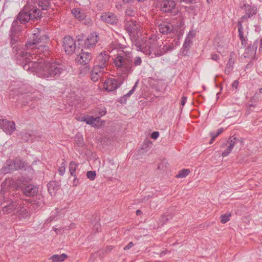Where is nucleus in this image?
Segmentation results:
<instances>
[{"instance_id": "25", "label": "nucleus", "mask_w": 262, "mask_h": 262, "mask_svg": "<svg viewBox=\"0 0 262 262\" xmlns=\"http://www.w3.org/2000/svg\"><path fill=\"white\" fill-rule=\"evenodd\" d=\"M51 1L52 0H31L32 3H37L38 6L43 10H47L51 8Z\"/></svg>"}, {"instance_id": "31", "label": "nucleus", "mask_w": 262, "mask_h": 262, "mask_svg": "<svg viewBox=\"0 0 262 262\" xmlns=\"http://www.w3.org/2000/svg\"><path fill=\"white\" fill-rule=\"evenodd\" d=\"M138 83V81H137L135 83V85L132 88V89L127 94H126L125 95H124L123 96V98H122L121 101V103H126V98L129 97L134 93V92H135V91L136 89Z\"/></svg>"}, {"instance_id": "2", "label": "nucleus", "mask_w": 262, "mask_h": 262, "mask_svg": "<svg viewBox=\"0 0 262 262\" xmlns=\"http://www.w3.org/2000/svg\"><path fill=\"white\" fill-rule=\"evenodd\" d=\"M113 60L117 71L122 74L127 75L133 72V59L131 52H120L116 54Z\"/></svg>"}, {"instance_id": "41", "label": "nucleus", "mask_w": 262, "mask_h": 262, "mask_svg": "<svg viewBox=\"0 0 262 262\" xmlns=\"http://www.w3.org/2000/svg\"><path fill=\"white\" fill-rule=\"evenodd\" d=\"M86 123L89 125H93L95 121L98 120L100 117H94L93 116H87Z\"/></svg>"}, {"instance_id": "58", "label": "nucleus", "mask_w": 262, "mask_h": 262, "mask_svg": "<svg viewBox=\"0 0 262 262\" xmlns=\"http://www.w3.org/2000/svg\"><path fill=\"white\" fill-rule=\"evenodd\" d=\"M211 58H212V60L217 61H218L219 60L220 56L217 54H213L211 55Z\"/></svg>"}, {"instance_id": "13", "label": "nucleus", "mask_w": 262, "mask_h": 262, "mask_svg": "<svg viewBox=\"0 0 262 262\" xmlns=\"http://www.w3.org/2000/svg\"><path fill=\"white\" fill-rule=\"evenodd\" d=\"M122 84V81L114 78L108 79L104 83V87L108 92H112L119 88Z\"/></svg>"}, {"instance_id": "14", "label": "nucleus", "mask_w": 262, "mask_h": 262, "mask_svg": "<svg viewBox=\"0 0 262 262\" xmlns=\"http://www.w3.org/2000/svg\"><path fill=\"white\" fill-rule=\"evenodd\" d=\"M99 40L98 34L93 32L87 37L84 41V47L86 49L93 48L97 43Z\"/></svg>"}, {"instance_id": "39", "label": "nucleus", "mask_w": 262, "mask_h": 262, "mask_svg": "<svg viewBox=\"0 0 262 262\" xmlns=\"http://www.w3.org/2000/svg\"><path fill=\"white\" fill-rule=\"evenodd\" d=\"M190 173L189 169H183L179 171L178 174L176 176L177 178H183L186 177Z\"/></svg>"}, {"instance_id": "24", "label": "nucleus", "mask_w": 262, "mask_h": 262, "mask_svg": "<svg viewBox=\"0 0 262 262\" xmlns=\"http://www.w3.org/2000/svg\"><path fill=\"white\" fill-rule=\"evenodd\" d=\"M14 168L13 161L9 159L6 161L4 166L1 169V171L5 174L11 173L15 170Z\"/></svg>"}, {"instance_id": "38", "label": "nucleus", "mask_w": 262, "mask_h": 262, "mask_svg": "<svg viewBox=\"0 0 262 262\" xmlns=\"http://www.w3.org/2000/svg\"><path fill=\"white\" fill-rule=\"evenodd\" d=\"M79 69V74L82 75H85L90 70V65H81Z\"/></svg>"}, {"instance_id": "23", "label": "nucleus", "mask_w": 262, "mask_h": 262, "mask_svg": "<svg viewBox=\"0 0 262 262\" xmlns=\"http://www.w3.org/2000/svg\"><path fill=\"white\" fill-rule=\"evenodd\" d=\"M125 46L122 45L117 39H115L112 41L108 47L109 50L110 52H112L114 50H116L119 53L120 52L124 51L123 49L125 48Z\"/></svg>"}, {"instance_id": "47", "label": "nucleus", "mask_w": 262, "mask_h": 262, "mask_svg": "<svg viewBox=\"0 0 262 262\" xmlns=\"http://www.w3.org/2000/svg\"><path fill=\"white\" fill-rule=\"evenodd\" d=\"M27 201L31 204V205L33 206V208H34V209H36L40 206V205H41L40 203L37 202L35 200L29 199V200H27Z\"/></svg>"}, {"instance_id": "15", "label": "nucleus", "mask_w": 262, "mask_h": 262, "mask_svg": "<svg viewBox=\"0 0 262 262\" xmlns=\"http://www.w3.org/2000/svg\"><path fill=\"white\" fill-rule=\"evenodd\" d=\"M105 70H106L102 68H100L99 67L94 64L90 73L91 80L94 82L98 81V80L103 76Z\"/></svg>"}, {"instance_id": "63", "label": "nucleus", "mask_w": 262, "mask_h": 262, "mask_svg": "<svg viewBox=\"0 0 262 262\" xmlns=\"http://www.w3.org/2000/svg\"><path fill=\"white\" fill-rule=\"evenodd\" d=\"M238 85V82L237 80H234L232 83V87L237 89Z\"/></svg>"}, {"instance_id": "42", "label": "nucleus", "mask_w": 262, "mask_h": 262, "mask_svg": "<svg viewBox=\"0 0 262 262\" xmlns=\"http://www.w3.org/2000/svg\"><path fill=\"white\" fill-rule=\"evenodd\" d=\"M231 216L230 213H226L221 216V222L223 224H225L230 220Z\"/></svg>"}, {"instance_id": "30", "label": "nucleus", "mask_w": 262, "mask_h": 262, "mask_svg": "<svg viewBox=\"0 0 262 262\" xmlns=\"http://www.w3.org/2000/svg\"><path fill=\"white\" fill-rule=\"evenodd\" d=\"M234 63V61L231 57L230 58H229L225 69V73L226 74H229L230 72L232 71Z\"/></svg>"}, {"instance_id": "51", "label": "nucleus", "mask_w": 262, "mask_h": 262, "mask_svg": "<svg viewBox=\"0 0 262 262\" xmlns=\"http://www.w3.org/2000/svg\"><path fill=\"white\" fill-rule=\"evenodd\" d=\"M195 33L194 31H189L185 39L188 40H191L195 36Z\"/></svg>"}, {"instance_id": "33", "label": "nucleus", "mask_w": 262, "mask_h": 262, "mask_svg": "<svg viewBox=\"0 0 262 262\" xmlns=\"http://www.w3.org/2000/svg\"><path fill=\"white\" fill-rule=\"evenodd\" d=\"M14 164V168L15 170H19L24 167V163L19 159H16L12 160Z\"/></svg>"}, {"instance_id": "50", "label": "nucleus", "mask_w": 262, "mask_h": 262, "mask_svg": "<svg viewBox=\"0 0 262 262\" xmlns=\"http://www.w3.org/2000/svg\"><path fill=\"white\" fill-rule=\"evenodd\" d=\"M232 149H233L232 148H231L230 146L228 145L227 148L224 151H223L222 156L223 157L228 156L231 153Z\"/></svg>"}, {"instance_id": "10", "label": "nucleus", "mask_w": 262, "mask_h": 262, "mask_svg": "<svg viewBox=\"0 0 262 262\" xmlns=\"http://www.w3.org/2000/svg\"><path fill=\"white\" fill-rule=\"evenodd\" d=\"M8 195L6 194L5 200L2 201L3 205L4 202H8V203L3 207V211L4 213H11L16 211V209L18 206L19 202L15 200L14 199H9L7 197Z\"/></svg>"}, {"instance_id": "17", "label": "nucleus", "mask_w": 262, "mask_h": 262, "mask_svg": "<svg viewBox=\"0 0 262 262\" xmlns=\"http://www.w3.org/2000/svg\"><path fill=\"white\" fill-rule=\"evenodd\" d=\"M92 59V56L90 53L83 52L81 50V52L77 55L76 60L81 65H89V62Z\"/></svg>"}, {"instance_id": "11", "label": "nucleus", "mask_w": 262, "mask_h": 262, "mask_svg": "<svg viewBox=\"0 0 262 262\" xmlns=\"http://www.w3.org/2000/svg\"><path fill=\"white\" fill-rule=\"evenodd\" d=\"M110 59V56L108 53L106 52H101L97 56L94 64L106 71Z\"/></svg>"}, {"instance_id": "55", "label": "nucleus", "mask_w": 262, "mask_h": 262, "mask_svg": "<svg viewBox=\"0 0 262 262\" xmlns=\"http://www.w3.org/2000/svg\"><path fill=\"white\" fill-rule=\"evenodd\" d=\"M134 246V244L132 242H130L126 246L124 247V250H128Z\"/></svg>"}, {"instance_id": "29", "label": "nucleus", "mask_w": 262, "mask_h": 262, "mask_svg": "<svg viewBox=\"0 0 262 262\" xmlns=\"http://www.w3.org/2000/svg\"><path fill=\"white\" fill-rule=\"evenodd\" d=\"M67 257V255L64 253L61 255L54 254L50 257L49 259L52 260L53 261L61 262L64 261Z\"/></svg>"}, {"instance_id": "52", "label": "nucleus", "mask_w": 262, "mask_h": 262, "mask_svg": "<svg viewBox=\"0 0 262 262\" xmlns=\"http://www.w3.org/2000/svg\"><path fill=\"white\" fill-rule=\"evenodd\" d=\"M244 21H242V19H241L240 20H238V22H237V28H238V33H242V32H244L243 31V25H242V22H243Z\"/></svg>"}, {"instance_id": "6", "label": "nucleus", "mask_w": 262, "mask_h": 262, "mask_svg": "<svg viewBox=\"0 0 262 262\" xmlns=\"http://www.w3.org/2000/svg\"><path fill=\"white\" fill-rule=\"evenodd\" d=\"M24 186L25 184L23 183V181L21 179L15 180L12 178H8L2 183L3 191H7V192L9 190V188H10L16 190L20 189L22 191Z\"/></svg>"}, {"instance_id": "4", "label": "nucleus", "mask_w": 262, "mask_h": 262, "mask_svg": "<svg viewBox=\"0 0 262 262\" xmlns=\"http://www.w3.org/2000/svg\"><path fill=\"white\" fill-rule=\"evenodd\" d=\"M41 11L36 6L27 3L24 6L23 10L20 11L17 16L20 23L25 24L29 20H36L41 18Z\"/></svg>"}, {"instance_id": "32", "label": "nucleus", "mask_w": 262, "mask_h": 262, "mask_svg": "<svg viewBox=\"0 0 262 262\" xmlns=\"http://www.w3.org/2000/svg\"><path fill=\"white\" fill-rule=\"evenodd\" d=\"M78 164L76 163L74 161H71L69 164V171L72 176L75 177L76 171L78 166Z\"/></svg>"}, {"instance_id": "20", "label": "nucleus", "mask_w": 262, "mask_h": 262, "mask_svg": "<svg viewBox=\"0 0 262 262\" xmlns=\"http://www.w3.org/2000/svg\"><path fill=\"white\" fill-rule=\"evenodd\" d=\"M101 19L111 25H117L118 22V19L117 16L112 13L107 12L103 13L101 15Z\"/></svg>"}, {"instance_id": "49", "label": "nucleus", "mask_w": 262, "mask_h": 262, "mask_svg": "<svg viewBox=\"0 0 262 262\" xmlns=\"http://www.w3.org/2000/svg\"><path fill=\"white\" fill-rule=\"evenodd\" d=\"M141 63H142V59H141V57H140L139 56L136 57L134 58L133 62V66H140V65H141Z\"/></svg>"}, {"instance_id": "57", "label": "nucleus", "mask_w": 262, "mask_h": 262, "mask_svg": "<svg viewBox=\"0 0 262 262\" xmlns=\"http://www.w3.org/2000/svg\"><path fill=\"white\" fill-rule=\"evenodd\" d=\"M75 142L79 146H81L83 144V140L82 138H78L77 140H76Z\"/></svg>"}, {"instance_id": "43", "label": "nucleus", "mask_w": 262, "mask_h": 262, "mask_svg": "<svg viewBox=\"0 0 262 262\" xmlns=\"http://www.w3.org/2000/svg\"><path fill=\"white\" fill-rule=\"evenodd\" d=\"M172 217L168 215L164 214L161 216L160 220V223L161 225H163L166 223H167L170 219Z\"/></svg>"}, {"instance_id": "61", "label": "nucleus", "mask_w": 262, "mask_h": 262, "mask_svg": "<svg viewBox=\"0 0 262 262\" xmlns=\"http://www.w3.org/2000/svg\"><path fill=\"white\" fill-rule=\"evenodd\" d=\"M11 195H13L14 198H15V199H16V198H19L20 200H24V199L23 198H21V194H19V193H13Z\"/></svg>"}, {"instance_id": "59", "label": "nucleus", "mask_w": 262, "mask_h": 262, "mask_svg": "<svg viewBox=\"0 0 262 262\" xmlns=\"http://www.w3.org/2000/svg\"><path fill=\"white\" fill-rule=\"evenodd\" d=\"M187 97L186 96H183L182 97V99L181 101V104L182 106H184L185 104V103H186V101H187Z\"/></svg>"}, {"instance_id": "64", "label": "nucleus", "mask_w": 262, "mask_h": 262, "mask_svg": "<svg viewBox=\"0 0 262 262\" xmlns=\"http://www.w3.org/2000/svg\"><path fill=\"white\" fill-rule=\"evenodd\" d=\"M258 44H259V51L262 52V38L260 40L259 42L258 41Z\"/></svg>"}, {"instance_id": "56", "label": "nucleus", "mask_w": 262, "mask_h": 262, "mask_svg": "<svg viewBox=\"0 0 262 262\" xmlns=\"http://www.w3.org/2000/svg\"><path fill=\"white\" fill-rule=\"evenodd\" d=\"M177 24H178V26L179 28H183L184 26V21L183 19H181L179 20L177 22Z\"/></svg>"}, {"instance_id": "9", "label": "nucleus", "mask_w": 262, "mask_h": 262, "mask_svg": "<svg viewBox=\"0 0 262 262\" xmlns=\"http://www.w3.org/2000/svg\"><path fill=\"white\" fill-rule=\"evenodd\" d=\"M62 44L64 51L68 55H72L76 49V41L70 36L63 38Z\"/></svg>"}, {"instance_id": "53", "label": "nucleus", "mask_w": 262, "mask_h": 262, "mask_svg": "<svg viewBox=\"0 0 262 262\" xmlns=\"http://www.w3.org/2000/svg\"><path fill=\"white\" fill-rule=\"evenodd\" d=\"M11 38L10 43L11 45H13L16 43L18 40V37L14 35H10Z\"/></svg>"}, {"instance_id": "28", "label": "nucleus", "mask_w": 262, "mask_h": 262, "mask_svg": "<svg viewBox=\"0 0 262 262\" xmlns=\"http://www.w3.org/2000/svg\"><path fill=\"white\" fill-rule=\"evenodd\" d=\"M238 143H241V141L239 139L235 137H231L228 139L225 145L228 144V146L233 149L234 146Z\"/></svg>"}, {"instance_id": "21", "label": "nucleus", "mask_w": 262, "mask_h": 262, "mask_svg": "<svg viewBox=\"0 0 262 262\" xmlns=\"http://www.w3.org/2000/svg\"><path fill=\"white\" fill-rule=\"evenodd\" d=\"M38 191V188L36 186L32 184L25 186L22 192L27 196L31 197L36 195Z\"/></svg>"}, {"instance_id": "60", "label": "nucleus", "mask_w": 262, "mask_h": 262, "mask_svg": "<svg viewBox=\"0 0 262 262\" xmlns=\"http://www.w3.org/2000/svg\"><path fill=\"white\" fill-rule=\"evenodd\" d=\"M79 184V180L77 179L76 177V176L75 177H74V179L73 180V186H76Z\"/></svg>"}, {"instance_id": "37", "label": "nucleus", "mask_w": 262, "mask_h": 262, "mask_svg": "<svg viewBox=\"0 0 262 262\" xmlns=\"http://www.w3.org/2000/svg\"><path fill=\"white\" fill-rule=\"evenodd\" d=\"M59 209L58 208H56L55 210L52 211L51 213V216L49 219V220H50L49 222L56 220L57 219V217L59 215Z\"/></svg>"}, {"instance_id": "18", "label": "nucleus", "mask_w": 262, "mask_h": 262, "mask_svg": "<svg viewBox=\"0 0 262 262\" xmlns=\"http://www.w3.org/2000/svg\"><path fill=\"white\" fill-rule=\"evenodd\" d=\"M159 30L160 33L163 34H168L173 31L174 27L173 25L167 21H163L158 25Z\"/></svg>"}, {"instance_id": "54", "label": "nucleus", "mask_w": 262, "mask_h": 262, "mask_svg": "<svg viewBox=\"0 0 262 262\" xmlns=\"http://www.w3.org/2000/svg\"><path fill=\"white\" fill-rule=\"evenodd\" d=\"M159 136V133L158 132H154L151 134V138L155 140L157 139Z\"/></svg>"}, {"instance_id": "46", "label": "nucleus", "mask_w": 262, "mask_h": 262, "mask_svg": "<svg viewBox=\"0 0 262 262\" xmlns=\"http://www.w3.org/2000/svg\"><path fill=\"white\" fill-rule=\"evenodd\" d=\"M125 13L127 16H132L135 15L136 11L132 7H128L125 11Z\"/></svg>"}, {"instance_id": "62", "label": "nucleus", "mask_w": 262, "mask_h": 262, "mask_svg": "<svg viewBox=\"0 0 262 262\" xmlns=\"http://www.w3.org/2000/svg\"><path fill=\"white\" fill-rule=\"evenodd\" d=\"M106 113V111L105 109L101 110V111H99V114L100 115L99 117H100L101 116H104V115H105Z\"/></svg>"}, {"instance_id": "7", "label": "nucleus", "mask_w": 262, "mask_h": 262, "mask_svg": "<svg viewBox=\"0 0 262 262\" xmlns=\"http://www.w3.org/2000/svg\"><path fill=\"white\" fill-rule=\"evenodd\" d=\"M34 53L31 52H27L25 51H21L20 55L22 56L23 59L26 60V63H25L23 67L24 70L30 71L31 67H36L39 70L40 69V63H37L35 61H32V59H33V55Z\"/></svg>"}, {"instance_id": "19", "label": "nucleus", "mask_w": 262, "mask_h": 262, "mask_svg": "<svg viewBox=\"0 0 262 262\" xmlns=\"http://www.w3.org/2000/svg\"><path fill=\"white\" fill-rule=\"evenodd\" d=\"M161 10L164 12H170L176 7V3L173 0H162L160 4Z\"/></svg>"}, {"instance_id": "44", "label": "nucleus", "mask_w": 262, "mask_h": 262, "mask_svg": "<svg viewBox=\"0 0 262 262\" xmlns=\"http://www.w3.org/2000/svg\"><path fill=\"white\" fill-rule=\"evenodd\" d=\"M31 134L29 132H26L23 133L21 136V138L23 140L26 141V142H32V140H30V138L31 137Z\"/></svg>"}, {"instance_id": "22", "label": "nucleus", "mask_w": 262, "mask_h": 262, "mask_svg": "<svg viewBox=\"0 0 262 262\" xmlns=\"http://www.w3.org/2000/svg\"><path fill=\"white\" fill-rule=\"evenodd\" d=\"M139 24L135 20L127 21L124 26L125 30L131 35L135 33L138 29Z\"/></svg>"}, {"instance_id": "35", "label": "nucleus", "mask_w": 262, "mask_h": 262, "mask_svg": "<svg viewBox=\"0 0 262 262\" xmlns=\"http://www.w3.org/2000/svg\"><path fill=\"white\" fill-rule=\"evenodd\" d=\"M17 21L14 20L12 24L11 27L10 29V35H15L16 36V34L19 31L17 27Z\"/></svg>"}, {"instance_id": "48", "label": "nucleus", "mask_w": 262, "mask_h": 262, "mask_svg": "<svg viewBox=\"0 0 262 262\" xmlns=\"http://www.w3.org/2000/svg\"><path fill=\"white\" fill-rule=\"evenodd\" d=\"M59 173L61 176H63L66 171V164L64 162H62L61 164V166H60L58 169Z\"/></svg>"}, {"instance_id": "45", "label": "nucleus", "mask_w": 262, "mask_h": 262, "mask_svg": "<svg viewBox=\"0 0 262 262\" xmlns=\"http://www.w3.org/2000/svg\"><path fill=\"white\" fill-rule=\"evenodd\" d=\"M96 176V173L95 171L90 170L88 171L86 173L87 178L91 181L94 180L95 179Z\"/></svg>"}, {"instance_id": "12", "label": "nucleus", "mask_w": 262, "mask_h": 262, "mask_svg": "<svg viewBox=\"0 0 262 262\" xmlns=\"http://www.w3.org/2000/svg\"><path fill=\"white\" fill-rule=\"evenodd\" d=\"M1 128L7 134L11 135L16 129L15 123L7 119L0 120Z\"/></svg>"}, {"instance_id": "5", "label": "nucleus", "mask_w": 262, "mask_h": 262, "mask_svg": "<svg viewBox=\"0 0 262 262\" xmlns=\"http://www.w3.org/2000/svg\"><path fill=\"white\" fill-rule=\"evenodd\" d=\"M48 39L49 37L46 34L40 35L39 33H34L26 42L25 48L27 50L39 49L36 46L39 43L47 42Z\"/></svg>"}, {"instance_id": "3", "label": "nucleus", "mask_w": 262, "mask_h": 262, "mask_svg": "<svg viewBox=\"0 0 262 262\" xmlns=\"http://www.w3.org/2000/svg\"><path fill=\"white\" fill-rule=\"evenodd\" d=\"M65 71V67L57 62L40 63V69L37 71L39 76L48 80L59 78Z\"/></svg>"}, {"instance_id": "26", "label": "nucleus", "mask_w": 262, "mask_h": 262, "mask_svg": "<svg viewBox=\"0 0 262 262\" xmlns=\"http://www.w3.org/2000/svg\"><path fill=\"white\" fill-rule=\"evenodd\" d=\"M72 13L76 18L80 21L84 20L86 17L84 11L80 10L79 8H74L72 9Z\"/></svg>"}, {"instance_id": "16", "label": "nucleus", "mask_w": 262, "mask_h": 262, "mask_svg": "<svg viewBox=\"0 0 262 262\" xmlns=\"http://www.w3.org/2000/svg\"><path fill=\"white\" fill-rule=\"evenodd\" d=\"M258 45V40H255L252 45H249L245 49L244 53L245 58H253L255 57L256 50Z\"/></svg>"}, {"instance_id": "27", "label": "nucleus", "mask_w": 262, "mask_h": 262, "mask_svg": "<svg viewBox=\"0 0 262 262\" xmlns=\"http://www.w3.org/2000/svg\"><path fill=\"white\" fill-rule=\"evenodd\" d=\"M16 200L19 202V204L16 209V211L19 213V215H22L23 217H26L28 216L29 215V212L26 209L24 208V204L20 203V201L17 200ZM20 217H21V216H20Z\"/></svg>"}, {"instance_id": "1", "label": "nucleus", "mask_w": 262, "mask_h": 262, "mask_svg": "<svg viewBox=\"0 0 262 262\" xmlns=\"http://www.w3.org/2000/svg\"><path fill=\"white\" fill-rule=\"evenodd\" d=\"M135 45L138 51H141L147 55H151V57L153 55L157 57L161 56L173 49V46L159 45L155 35H151L149 39L143 43L141 44L138 41Z\"/></svg>"}, {"instance_id": "40", "label": "nucleus", "mask_w": 262, "mask_h": 262, "mask_svg": "<svg viewBox=\"0 0 262 262\" xmlns=\"http://www.w3.org/2000/svg\"><path fill=\"white\" fill-rule=\"evenodd\" d=\"M238 37L239 38V39L241 41L242 45L245 47L247 44L248 43L247 36H244V32H242L238 33Z\"/></svg>"}, {"instance_id": "8", "label": "nucleus", "mask_w": 262, "mask_h": 262, "mask_svg": "<svg viewBox=\"0 0 262 262\" xmlns=\"http://www.w3.org/2000/svg\"><path fill=\"white\" fill-rule=\"evenodd\" d=\"M241 8L245 13V14L241 17L242 21H248V20L254 16L257 12L256 6L244 4L241 6Z\"/></svg>"}, {"instance_id": "34", "label": "nucleus", "mask_w": 262, "mask_h": 262, "mask_svg": "<svg viewBox=\"0 0 262 262\" xmlns=\"http://www.w3.org/2000/svg\"><path fill=\"white\" fill-rule=\"evenodd\" d=\"M224 130V129L223 128H219L217 130V132L216 133H214V132H210L209 133V135H210L211 137V140L209 142V143L210 144H212L213 141H214L215 139L219 136L220 135L221 133H223Z\"/></svg>"}, {"instance_id": "36", "label": "nucleus", "mask_w": 262, "mask_h": 262, "mask_svg": "<svg viewBox=\"0 0 262 262\" xmlns=\"http://www.w3.org/2000/svg\"><path fill=\"white\" fill-rule=\"evenodd\" d=\"M192 44V41L191 40H188L185 39L183 45V49L184 50L183 52H186L187 53L190 49L191 45Z\"/></svg>"}]
</instances>
